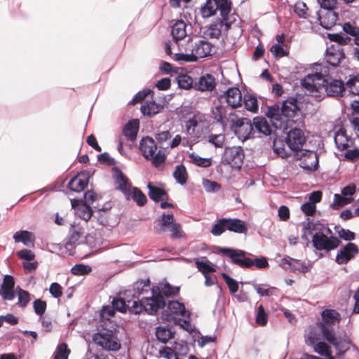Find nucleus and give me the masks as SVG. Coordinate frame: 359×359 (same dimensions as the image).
Returning a JSON list of instances; mask_svg holds the SVG:
<instances>
[{"label":"nucleus","mask_w":359,"mask_h":359,"mask_svg":"<svg viewBox=\"0 0 359 359\" xmlns=\"http://www.w3.org/2000/svg\"><path fill=\"white\" fill-rule=\"evenodd\" d=\"M280 108L281 110H283V113L289 121L290 118H293L299 110L297 98L290 97L289 99L285 100L283 102Z\"/></svg>","instance_id":"nucleus-24"},{"label":"nucleus","mask_w":359,"mask_h":359,"mask_svg":"<svg viewBox=\"0 0 359 359\" xmlns=\"http://www.w3.org/2000/svg\"><path fill=\"white\" fill-rule=\"evenodd\" d=\"M189 158L191 159V162L195 164L197 166L202 168H208L211 165L212 161L210 158H203L199 156L194 153H191L189 154Z\"/></svg>","instance_id":"nucleus-50"},{"label":"nucleus","mask_w":359,"mask_h":359,"mask_svg":"<svg viewBox=\"0 0 359 359\" xmlns=\"http://www.w3.org/2000/svg\"><path fill=\"white\" fill-rule=\"evenodd\" d=\"M139 149L141 151L142 156L146 158L149 159L154 154L157 146L153 138L146 136L142 138L140 142Z\"/></svg>","instance_id":"nucleus-21"},{"label":"nucleus","mask_w":359,"mask_h":359,"mask_svg":"<svg viewBox=\"0 0 359 359\" xmlns=\"http://www.w3.org/2000/svg\"><path fill=\"white\" fill-rule=\"evenodd\" d=\"M327 339L331 344H332L336 348L337 355H341L344 354L348 350H349L351 342L349 338H323Z\"/></svg>","instance_id":"nucleus-23"},{"label":"nucleus","mask_w":359,"mask_h":359,"mask_svg":"<svg viewBox=\"0 0 359 359\" xmlns=\"http://www.w3.org/2000/svg\"><path fill=\"white\" fill-rule=\"evenodd\" d=\"M320 25L325 29H331L336 25L338 20V15L334 11H325L323 15H318Z\"/></svg>","instance_id":"nucleus-30"},{"label":"nucleus","mask_w":359,"mask_h":359,"mask_svg":"<svg viewBox=\"0 0 359 359\" xmlns=\"http://www.w3.org/2000/svg\"><path fill=\"white\" fill-rule=\"evenodd\" d=\"M231 118V127L238 138L243 142L255 137V130L252 123L246 118H236V114L232 111L229 113Z\"/></svg>","instance_id":"nucleus-5"},{"label":"nucleus","mask_w":359,"mask_h":359,"mask_svg":"<svg viewBox=\"0 0 359 359\" xmlns=\"http://www.w3.org/2000/svg\"><path fill=\"white\" fill-rule=\"evenodd\" d=\"M226 114L227 109L222 105L216 106L212 109L213 118L222 126L226 125Z\"/></svg>","instance_id":"nucleus-43"},{"label":"nucleus","mask_w":359,"mask_h":359,"mask_svg":"<svg viewBox=\"0 0 359 359\" xmlns=\"http://www.w3.org/2000/svg\"><path fill=\"white\" fill-rule=\"evenodd\" d=\"M182 49L184 50L185 53H180L175 54V60L177 61L183 62H196V56H194L192 50H188V42L184 45H182Z\"/></svg>","instance_id":"nucleus-46"},{"label":"nucleus","mask_w":359,"mask_h":359,"mask_svg":"<svg viewBox=\"0 0 359 359\" xmlns=\"http://www.w3.org/2000/svg\"><path fill=\"white\" fill-rule=\"evenodd\" d=\"M69 353L70 350L68 348L67 344H60L54 353V359H68Z\"/></svg>","instance_id":"nucleus-53"},{"label":"nucleus","mask_w":359,"mask_h":359,"mask_svg":"<svg viewBox=\"0 0 359 359\" xmlns=\"http://www.w3.org/2000/svg\"><path fill=\"white\" fill-rule=\"evenodd\" d=\"M114 177L117 184L116 189L121 191L123 193L128 191L129 189V184L127 178L124 176L121 170L118 168H114Z\"/></svg>","instance_id":"nucleus-33"},{"label":"nucleus","mask_w":359,"mask_h":359,"mask_svg":"<svg viewBox=\"0 0 359 359\" xmlns=\"http://www.w3.org/2000/svg\"><path fill=\"white\" fill-rule=\"evenodd\" d=\"M225 140L224 134H210L208 137V141L217 148H222Z\"/></svg>","instance_id":"nucleus-56"},{"label":"nucleus","mask_w":359,"mask_h":359,"mask_svg":"<svg viewBox=\"0 0 359 359\" xmlns=\"http://www.w3.org/2000/svg\"><path fill=\"white\" fill-rule=\"evenodd\" d=\"M253 128L255 132L264 135H269L271 133V128L267 120L263 116H256L252 120Z\"/></svg>","instance_id":"nucleus-28"},{"label":"nucleus","mask_w":359,"mask_h":359,"mask_svg":"<svg viewBox=\"0 0 359 359\" xmlns=\"http://www.w3.org/2000/svg\"><path fill=\"white\" fill-rule=\"evenodd\" d=\"M93 341L107 351H117L121 348L118 338H92Z\"/></svg>","instance_id":"nucleus-25"},{"label":"nucleus","mask_w":359,"mask_h":359,"mask_svg":"<svg viewBox=\"0 0 359 359\" xmlns=\"http://www.w3.org/2000/svg\"><path fill=\"white\" fill-rule=\"evenodd\" d=\"M224 27L225 28V22L217 19L210 25L208 35L212 39H218Z\"/></svg>","instance_id":"nucleus-38"},{"label":"nucleus","mask_w":359,"mask_h":359,"mask_svg":"<svg viewBox=\"0 0 359 359\" xmlns=\"http://www.w3.org/2000/svg\"><path fill=\"white\" fill-rule=\"evenodd\" d=\"M222 277L224 280L231 294H234L238 290V284L236 280L225 273H222Z\"/></svg>","instance_id":"nucleus-59"},{"label":"nucleus","mask_w":359,"mask_h":359,"mask_svg":"<svg viewBox=\"0 0 359 359\" xmlns=\"http://www.w3.org/2000/svg\"><path fill=\"white\" fill-rule=\"evenodd\" d=\"M307 6L306 4L304 2L299 1L295 4L294 7V13L301 18L306 19L307 18Z\"/></svg>","instance_id":"nucleus-62"},{"label":"nucleus","mask_w":359,"mask_h":359,"mask_svg":"<svg viewBox=\"0 0 359 359\" xmlns=\"http://www.w3.org/2000/svg\"><path fill=\"white\" fill-rule=\"evenodd\" d=\"M321 338H306V344L314 346V351L327 359H334L330 346L325 341H318Z\"/></svg>","instance_id":"nucleus-19"},{"label":"nucleus","mask_w":359,"mask_h":359,"mask_svg":"<svg viewBox=\"0 0 359 359\" xmlns=\"http://www.w3.org/2000/svg\"><path fill=\"white\" fill-rule=\"evenodd\" d=\"M13 239L15 243H22L27 247H32L34 245L35 236L30 231L26 230L18 231L14 233Z\"/></svg>","instance_id":"nucleus-29"},{"label":"nucleus","mask_w":359,"mask_h":359,"mask_svg":"<svg viewBox=\"0 0 359 359\" xmlns=\"http://www.w3.org/2000/svg\"><path fill=\"white\" fill-rule=\"evenodd\" d=\"M186 27L183 20H177L172 25L171 34L176 41L183 39L187 36Z\"/></svg>","instance_id":"nucleus-34"},{"label":"nucleus","mask_w":359,"mask_h":359,"mask_svg":"<svg viewBox=\"0 0 359 359\" xmlns=\"http://www.w3.org/2000/svg\"><path fill=\"white\" fill-rule=\"evenodd\" d=\"M226 218L225 217L218 219L212 227L210 231L211 233L215 236L222 235L225 231H226Z\"/></svg>","instance_id":"nucleus-49"},{"label":"nucleus","mask_w":359,"mask_h":359,"mask_svg":"<svg viewBox=\"0 0 359 359\" xmlns=\"http://www.w3.org/2000/svg\"><path fill=\"white\" fill-rule=\"evenodd\" d=\"M220 99H224L229 106L236 108L242 104V93L238 88H230L225 91Z\"/></svg>","instance_id":"nucleus-18"},{"label":"nucleus","mask_w":359,"mask_h":359,"mask_svg":"<svg viewBox=\"0 0 359 359\" xmlns=\"http://www.w3.org/2000/svg\"><path fill=\"white\" fill-rule=\"evenodd\" d=\"M139 130V121L133 119L129 121L123 128V135L128 140L133 142L136 140Z\"/></svg>","instance_id":"nucleus-27"},{"label":"nucleus","mask_w":359,"mask_h":359,"mask_svg":"<svg viewBox=\"0 0 359 359\" xmlns=\"http://www.w3.org/2000/svg\"><path fill=\"white\" fill-rule=\"evenodd\" d=\"M92 271L91 266L83 264H77L71 269V273L76 276H84L90 273Z\"/></svg>","instance_id":"nucleus-55"},{"label":"nucleus","mask_w":359,"mask_h":359,"mask_svg":"<svg viewBox=\"0 0 359 359\" xmlns=\"http://www.w3.org/2000/svg\"><path fill=\"white\" fill-rule=\"evenodd\" d=\"M344 58L345 55L340 50H333L332 51L327 50L325 56L326 62L333 67L338 66L341 60Z\"/></svg>","instance_id":"nucleus-35"},{"label":"nucleus","mask_w":359,"mask_h":359,"mask_svg":"<svg viewBox=\"0 0 359 359\" xmlns=\"http://www.w3.org/2000/svg\"><path fill=\"white\" fill-rule=\"evenodd\" d=\"M180 288L178 287H173L168 283L165 282L161 283V290L158 293L155 292V295L161 294L162 297H169L171 296L177 295L179 293ZM164 299V297H163Z\"/></svg>","instance_id":"nucleus-44"},{"label":"nucleus","mask_w":359,"mask_h":359,"mask_svg":"<svg viewBox=\"0 0 359 359\" xmlns=\"http://www.w3.org/2000/svg\"><path fill=\"white\" fill-rule=\"evenodd\" d=\"M215 88V79L213 76L209 74L202 75L198 81L194 82L195 90L205 92L212 91Z\"/></svg>","instance_id":"nucleus-20"},{"label":"nucleus","mask_w":359,"mask_h":359,"mask_svg":"<svg viewBox=\"0 0 359 359\" xmlns=\"http://www.w3.org/2000/svg\"><path fill=\"white\" fill-rule=\"evenodd\" d=\"M212 48V44L205 40L188 41V50H192L196 62L198 58L211 55Z\"/></svg>","instance_id":"nucleus-9"},{"label":"nucleus","mask_w":359,"mask_h":359,"mask_svg":"<svg viewBox=\"0 0 359 359\" xmlns=\"http://www.w3.org/2000/svg\"><path fill=\"white\" fill-rule=\"evenodd\" d=\"M159 356L165 359H178V357L172 348L163 346L158 351Z\"/></svg>","instance_id":"nucleus-63"},{"label":"nucleus","mask_w":359,"mask_h":359,"mask_svg":"<svg viewBox=\"0 0 359 359\" xmlns=\"http://www.w3.org/2000/svg\"><path fill=\"white\" fill-rule=\"evenodd\" d=\"M132 292L130 291H124L123 294V297L114 299L112 302V305L114 307V309L121 313H126L127 311H129L130 313L134 314H139L142 313V311H145L149 314H153L154 311H155L153 306H151L150 304L155 302L153 299H149L146 302L144 301V304L140 303L138 299H136V302L133 300V299H131L132 296Z\"/></svg>","instance_id":"nucleus-2"},{"label":"nucleus","mask_w":359,"mask_h":359,"mask_svg":"<svg viewBox=\"0 0 359 359\" xmlns=\"http://www.w3.org/2000/svg\"><path fill=\"white\" fill-rule=\"evenodd\" d=\"M173 177L180 184H185L188 177L185 166L182 164L177 165L173 172Z\"/></svg>","instance_id":"nucleus-47"},{"label":"nucleus","mask_w":359,"mask_h":359,"mask_svg":"<svg viewBox=\"0 0 359 359\" xmlns=\"http://www.w3.org/2000/svg\"><path fill=\"white\" fill-rule=\"evenodd\" d=\"M359 252L358 245L349 242L344 246L341 247L337 252L335 261L338 264H346L349 261L353 259Z\"/></svg>","instance_id":"nucleus-14"},{"label":"nucleus","mask_w":359,"mask_h":359,"mask_svg":"<svg viewBox=\"0 0 359 359\" xmlns=\"http://www.w3.org/2000/svg\"><path fill=\"white\" fill-rule=\"evenodd\" d=\"M47 304L46 302L41 299H36L33 302V309L35 313L40 316H42L46 310Z\"/></svg>","instance_id":"nucleus-58"},{"label":"nucleus","mask_w":359,"mask_h":359,"mask_svg":"<svg viewBox=\"0 0 359 359\" xmlns=\"http://www.w3.org/2000/svg\"><path fill=\"white\" fill-rule=\"evenodd\" d=\"M177 81L178 86L181 88L189 89L190 88H194V80L193 79L187 75V74H180L177 77Z\"/></svg>","instance_id":"nucleus-52"},{"label":"nucleus","mask_w":359,"mask_h":359,"mask_svg":"<svg viewBox=\"0 0 359 359\" xmlns=\"http://www.w3.org/2000/svg\"><path fill=\"white\" fill-rule=\"evenodd\" d=\"M295 157L298 160H302L303 168L309 170L315 171L318 167V157L316 152L311 150H302L295 154Z\"/></svg>","instance_id":"nucleus-11"},{"label":"nucleus","mask_w":359,"mask_h":359,"mask_svg":"<svg viewBox=\"0 0 359 359\" xmlns=\"http://www.w3.org/2000/svg\"><path fill=\"white\" fill-rule=\"evenodd\" d=\"M266 115L276 129L285 128L287 126L288 121L279 104H276L268 107Z\"/></svg>","instance_id":"nucleus-10"},{"label":"nucleus","mask_w":359,"mask_h":359,"mask_svg":"<svg viewBox=\"0 0 359 359\" xmlns=\"http://www.w3.org/2000/svg\"><path fill=\"white\" fill-rule=\"evenodd\" d=\"M255 290L257 293L261 297H269L274 294V291L277 290V288L271 287L268 285H253Z\"/></svg>","instance_id":"nucleus-51"},{"label":"nucleus","mask_w":359,"mask_h":359,"mask_svg":"<svg viewBox=\"0 0 359 359\" xmlns=\"http://www.w3.org/2000/svg\"><path fill=\"white\" fill-rule=\"evenodd\" d=\"M226 231L236 233H246L248 227L245 222L237 218H226Z\"/></svg>","instance_id":"nucleus-26"},{"label":"nucleus","mask_w":359,"mask_h":359,"mask_svg":"<svg viewBox=\"0 0 359 359\" xmlns=\"http://www.w3.org/2000/svg\"><path fill=\"white\" fill-rule=\"evenodd\" d=\"M88 184L87 177L84 173H79L73 177L67 184L69 190L74 192H81L84 190Z\"/></svg>","instance_id":"nucleus-22"},{"label":"nucleus","mask_w":359,"mask_h":359,"mask_svg":"<svg viewBox=\"0 0 359 359\" xmlns=\"http://www.w3.org/2000/svg\"><path fill=\"white\" fill-rule=\"evenodd\" d=\"M132 198L139 206L144 205L147 201L145 194L137 187H133Z\"/></svg>","instance_id":"nucleus-54"},{"label":"nucleus","mask_w":359,"mask_h":359,"mask_svg":"<svg viewBox=\"0 0 359 359\" xmlns=\"http://www.w3.org/2000/svg\"><path fill=\"white\" fill-rule=\"evenodd\" d=\"M100 332L95 333L93 337H118L122 336L124 329L110 319L102 320L99 326Z\"/></svg>","instance_id":"nucleus-12"},{"label":"nucleus","mask_w":359,"mask_h":359,"mask_svg":"<svg viewBox=\"0 0 359 359\" xmlns=\"http://www.w3.org/2000/svg\"><path fill=\"white\" fill-rule=\"evenodd\" d=\"M216 1L217 11L222 18V20L225 22V30L227 31L235 20L233 16H229L231 10V2L230 0H216Z\"/></svg>","instance_id":"nucleus-16"},{"label":"nucleus","mask_w":359,"mask_h":359,"mask_svg":"<svg viewBox=\"0 0 359 359\" xmlns=\"http://www.w3.org/2000/svg\"><path fill=\"white\" fill-rule=\"evenodd\" d=\"M167 308L172 314L178 315L182 317H185L187 316V311L186 310L185 306L184 304L180 303L177 300L168 301Z\"/></svg>","instance_id":"nucleus-40"},{"label":"nucleus","mask_w":359,"mask_h":359,"mask_svg":"<svg viewBox=\"0 0 359 359\" xmlns=\"http://www.w3.org/2000/svg\"><path fill=\"white\" fill-rule=\"evenodd\" d=\"M244 157V151L241 147H226L222 155V162L239 169L243 165Z\"/></svg>","instance_id":"nucleus-8"},{"label":"nucleus","mask_w":359,"mask_h":359,"mask_svg":"<svg viewBox=\"0 0 359 359\" xmlns=\"http://www.w3.org/2000/svg\"><path fill=\"white\" fill-rule=\"evenodd\" d=\"M321 321L317 324L322 337H335L341 322V314L335 309H325L321 312Z\"/></svg>","instance_id":"nucleus-4"},{"label":"nucleus","mask_w":359,"mask_h":359,"mask_svg":"<svg viewBox=\"0 0 359 359\" xmlns=\"http://www.w3.org/2000/svg\"><path fill=\"white\" fill-rule=\"evenodd\" d=\"M268 320V316L266 313L264 311V306L262 305H259L257 309V313L256 316V323L261 325H265Z\"/></svg>","instance_id":"nucleus-61"},{"label":"nucleus","mask_w":359,"mask_h":359,"mask_svg":"<svg viewBox=\"0 0 359 359\" xmlns=\"http://www.w3.org/2000/svg\"><path fill=\"white\" fill-rule=\"evenodd\" d=\"M175 222L172 213H163L158 219L159 227L155 226L154 231L157 233H162L167 231V228Z\"/></svg>","instance_id":"nucleus-31"},{"label":"nucleus","mask_w":359,"mask_h":359,"mask_svg":"<svg viewBox=\"0 0 359 359\" xmlns=\"http://www.w3.org/2000/svg\"><path fill=\"white\" fill-rule=\"evenodd\" d=\"M162 107L154 101L146 102L141 107V112L149 117H151L161 111Z\"/></svg>","instance_id":"nucleus-37"},{"label":"nucleus","mask_w":359,"mask_h":359,"mask_svg":"<svg viewBox=\"0 0 359 359\" xmlns=\"http://www.w3.org/2000/svg\"><path fill=\"white\" fill-rule=\"evenodd\" d=\"M16 292L18 299V305L21 308H25L31 300V294L20 286L16 287Z\"/></svg>","instance_id":"nucleus-45"},{"label":"nucleus","mask_w":359,"mask_h":359,"mask_svg":"<svg viewBox=\"0 0 359 359\" xmlns=\"http://www.w3.org/2000/svg\"><path fill=\"white\" fill-rule=\"evenodd\" d=\"M165 158L166 157L165 154L161 151H158L156 154H152V156L149 158L148 160L151 161L152 165L154 167L158 168L160 165L165 162Z\"/></svg>","instance_id":"nucleus-64"},{"label":"nucleus","mask_w":359,"mask_h":359,"mask_svg":"<svg viewBox=\"0 0 359 359\" xmlns=\"http://www.w3.org/2000/svg\"><path fill=\"white\" fill-rule=\"evenodd\" d=\"M280 265L285 269H290L292 272L307 273L311 269V265L305 262H301L299 260L287 257L283 258L280 261Z\"/></svg>","instance_id":"nucleus-17"},{"label":"nucleus","mask_w":359,"mask_h":359,"mask_svg":"<svg viewBox=\"0 0 359 359\" xmlns=\"http://www.w3.org/2000/svg\"><path fill=\"white\" fill-rule=\"evenodd\" d=\"M147 188L149 189L148 195L154 202L163 201L168 197V194L164 189L154 187L151 183L147 184Z\"/></svg>","instance_id":"nucleus-36"},{"label":"nucleus","mask_w":359,"mask_h":359,"mask_svg":"<svg viewBox=\"0 0 359 359\" xmlns=\"http://www.w3.org/2000/svg\"><path fill=\"white\" fill-rule=\"evenodd\" d=\"M345 88L350 94L359 95V74L350 75Z\"/></svg>","instance_id":"nucleus-39"},{"label":"nucleus","mask_w":359,"mask_h":359,"mask_svg":"<svg viewBox=\"0 0 359 359\" xmlns=\"http://www.w3.org/2000/svg\"><path fill=\"white\" fill-rule=\"evenodd\" d=\"M217 252L228 257L232 264L241 268L250 269L253 266L252 259L247 257L250 253L240 249L218 247Z\"/></svg>","instance_id":"nucleus-6"},{"label":"nucleus","mask_w":359,"mask_h":359,"mask_svg":"<svg viewBox=\"0 0 359 359\" xmlns=\"http://www.w3.org/2000/svg\"><path fill=\"white\" fill-rule=\"evenodd\" d=\"M305 141L304 134L299 128H292L287 134L286 143L290 150L296 153L302 149Z\"/></svg>","instance_id":"nucleus-13"},{"label":"nucleus","mask_w":359,"mask_h":359,"mask_svg":"<svg viewBox=\"0 0 359 359\" xmlns=\"http://www.w3.org/2000/svg\"><path fill=\"white\" fill-rule=\"evenodd\" d=\"M312 243L318 250L330 252L339 245L340 241L336 236L328 237L322 232H316L312 237Z\"/></svg>","instance_id":"nucleus-7"},{"label":"nucleus","mask_w":359,"mask_h":359,"mask_svg":"<svg viewBox=\"0 0 359 359\" xmlns=\"http://www.w3.org/2000/svg\"><path fill=\"white\" fill-rule=\"evenodd\" d=\"M348 139L346 135V130L340 128L335 133L334 142L339 150L343 151L348 147Z\"/></svg>","instance_id":"nucleus-41"},{"label":"nucleus","mask_w":359,"mask_h":359,"mask_svg":"<svg viewBox=\"0 0 359 359\" xmlns=\"http://www.w3.org/2000/svg\"><path fill=\"white\" fill-rule=\"evenodd\" d=\"M181 327L187 331L191 337H199L200 332L196 329L195 325L191 324L189 320H183Z\"/></svg>","instance_id":"nucleus-60"},{"label":"nucleus","mask_w":359,"mask_h":359,"mask_svg":"<svg viewBox=\"0 0 359 359\" xmlns=\"http://www.w3.org/2000/svg\"><path fill=\"white\" fill-rule=\"evenodd\" d=\"M332 74L327 65H319L316 72L306 76L301 81V84L318 100L325 95L334 97H342L346 92L345 83L341 79L333 77Z\"/></svg>","instance_id":"nucleus-1"},{"label":"nucleus","mask_w":359,"mask_h":359,"mask_svg":"<svg viewBox=\"0 0 359 359\" xmlns=\"http://www.w3.org/2000/svg\"><path fill=\"white\" fill-rule=\"evenodd\" d=\"M83 231L81 227L79 226L72 225L69 234L65 239V244L67 246L73 247L79 243V240L83 235Z\"/></svg>","instance_id":"nucleus-32"},{"label":"nucleus","mask_w":359,"mask_h":359,"mask_svg":"<svg viewBox=\"0 0 359 359\" xmlns=\"http://www.w3.org/2000/svg\"><path fill=\"white\" fill-rule=\"evenodd\" d=\"M14 287V278L11 275H5L0 286V295L3 299L12 301L15 299Z\"/></svg>","instance_id":"nucleus-15"},{"label":"nucleus","mask_w":359,"mask_h":359,"mask_svg":"<svg viewBox=\"0 0 359 359\" xmlns=\"http://www.w3.org/2000/svg\"><path fill=\"white\" fill-rule=\"evenodd\" d=\"M217 11L216 0H207L201 8L203 18H210L216 13Z\"/></svg>","instance_id":"nucleus-42"},{"label":"nucleus","mask_w":359,"mask_h":359,"mask_svg":"<svg viewBox=\"0 0 359 359\" xmlns=\"http://www.w3.org/2000/svg\"><path fill=\"white\" fill-rule=\"evenodd\" d=\"M242 101L244 103L245 107L248 111L256 112L258 110V102L255 95L247 93L244 95Z\"/></svg>","instance_id":"nucleus-48"},{"label":"nucleus","mask_w":359,"mask_h":359,"mask_svg":"<svg viewBox=\"0 0 359 359\" xmlns=\"http://www.w3.org/2000/svg\"><path fill=\"white\" fill-rule=\"evenodd\" d=\"M149 290H150V285H149V280L147 279L146 280H138L137 282H135L133 285V287L131 289H128L126 291H130V292H132V296H131V299H133L134 301L136 302V299H138L139 300V302L142 304L144 302V301H147V300H149V299H153L155 301V302H154V304H150L151 306H153L154 309V314H156L157 313V311L161 309H164V307L166 306V302L165 301V299H163V297L159 294V295H155V290H151V294H152V296L151 297H144V295L145 294H147L149 292ZM148 304L149 302H147Z\"/></svg>","instance_id":"nucleus-3"},{"label":"nucleus","mask_w":359,"mask_h":359,"mask_svg":"<svg viewBox=\"0 0 359 359\" xmlns=\"http://www.w3.org/2000/svg\"><path fill=\"white\" fill-rule=\"evenodd\" d=\"M202 184L205 191L208 193L217 192L221 189L220 184L208 179H203Z\"/></svg>","instance_id":"nucleus-57"}]
</instances>
